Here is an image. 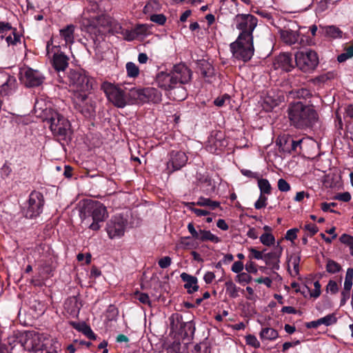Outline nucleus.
Here are the masks:
<instances>
[{
    "label": "nucleus",
    "instance_id": "59",
    "mask_svg": "<svg viewBox=\"0 0 353 353\" xmlns=\"http://www.w3.org/2000/svg\"><path fill=\"white\" fill-rule=\"evenodd\" d=\"M241 172L245 176H247V177H249V178H252V179H256V180H258L261 176L260 173H259V172H252V171H251L250 170L242 169L241 170Z\"/></svg>",
    "mask_w": 353,
    "mask_h": 353
},
{
    "label": "nucleus",
    "instance_id": "54",
    "mask_svg": "<svg viewBox=\"0 0 353 353\" xmlns=\"http://www.w3.org/2000/svg\"><path fill=\"white\" fill-rule=\"evenodd\" d=\"M230 99L228 94H224L221 97H218L214 100V104L218 107H222L227 103H230Z\"/></svg>",
    "mask_w": 353,
    "mask_h": 353
},
{
    "label": "nucleus",
    "instance_id": "8",
    "mask_svg": "<svg viewBox=\"0 0 353 353\" xmlns=\"http://www.w3.org/2000/svg\"><path fill=\"white\" fill-rule=\"evenodd\" d=\"M297 67L307 72L313 70L319 63L317 54L313 50L299 51L295 54Z\"/></svg>",
    "mask_w": 353,
    "mask_h": 353
},
{
    "label": "nucleus",
    "instance_id": "16",
    "mask_svg": "<svg viewBox=\"0 0 353 353\" xmlns=\"http://www.w3.org/2000/svg\"><path fill=\"white\" fill-rule=\"evenodd\" d=\"M157 85L165 90H170L175 88L176 84V77L173 74L172 72H161L156 77Z\"/></svg>",
    "mask_w": 353,
    "mask_h": 353
},
{
    "label": "nucleus",
    "instance_id": "13",
    "mask_svg": "<svg viewBox=\"0 0 353 353\" xmlns=\"http://www.w3.org/2000/svg\"><path fill=\"white\" fill-rule=\"evenodd\" d=\"M20 79L27 87H34L43 83V77L38 70L25 68L20 70Z\"/></svg>",
    "mask_w": 353,
    "mask_h": 353
},
{
    "label": "nucleus",
    "instance_id": "14",
    "mask_svg": "<svg viewBox=\"0 0 353 353\" xmlns=\"http://www.w3.org/2000/svg\"><path fill=\"white\" fill-rule=\"evenodd\" d=\"M188 161L185 153L181 151H172L170 154V160L167 163L168 172L180 170Z\"/></svg>",
    "mask_w": 353,
    "mask_h": 353
},
{
    "label": "nucleus",
    "instance_id": "20",
    "mask_svg": "<svg viewBox=\"0 0 353 353\" xmlns=\"http://www.w3.org/2000/svg\"><path fill=\"white\" fill-rule=\"evenodd\" d=\"M274 67L275 69L290 71L294 67L291 54L286 52L280 54L274 61Z\"/></svg>",
    "mask_w": 353,
    "mask_h": 353
},
{
    "label": "nucleus",
    "instance_id": "61",
    "mask_svg": "<svg viewBox=\"0 0 353 353\" xmlns=\"http://www.w3.org/2000/svg\"><path fill=\"white\" fill-rule=\"evenodd\" d=\"M298 231L299 230L296 228H293L288 230L285 234V239L290 241H293L297 237Z\"/></svg>",
    "mask_w": 353,
    "mask_h": 353
},
{
    "label": "nucleus",
    "instance_id": "10",
    "mask_svg": "<svg viewBox=\"0 0 353 353\" xmlns=\"http://www.w3.org/2000/svg\"><path fill=\"white\" fill-rule=\"evenodd\" d=\"M44 199L43 194L37 191H33L29 196L28 207L25 210V216L32 219L39 216L43 211Z\"/></svg>",
    "mask_w": 353,
    "mask_h": 353
},
{
    "label": "nucleus",
    "instance_id": "51",
    "mask_svg": "<svg viewBox=\"0 0 353 353\" xmlns=\"http://www.w3.org/2000/svg\"><path fill=\"white\" fill-rule=\"evenodd\" d=\"M339 285L334 280H330L326 286V292L332 294H335L339 292Z\"/></svg>",
    "mask_w": 353,
    "mask_h": 353
},
{
    "label": "nucleus",
    "instance_id": "2",
    "mask_svg": "<svg viewBox=\"0 0 353 353\" xmlns=\"http://www.w3.org/2000/svg\"><path fill=\"white\" fill-rule=\"evenodd\" d=\"M288 112L290 121L297 128L309 127L317 119L313 107L301 102L290 103Z\"/></svg>",
    "mask_w": 353,
    "mask_h": 353
},
{
    "label": "nucleus",
    "instance_id": "39",
    "mask_svg": "<svg viewBox=\"0 0 353 353\" xmlns=\"http://www.w3.org/2000/svg\"><path fill=\"white\" fill-rule=\"evenodd\" d=\"M303 290H306L309 292L311 298L317 299L321 294V285L319 281H316L314 283L313 290H310L306 285L303 286Z\"/></svg>",
    "mask_w": 353,
    "mask_h": 353
},
{
    "label": "nucleus",
    "instance_id": "23",
    "mask_svg": "<svg viewBox=\"0 0 353 353\" xmlns=\"http://www.w3.org/2000/svg\"><path fill=\"white\" fill-rule=\"evenodd\" d=\"M181 278L185 282L184 288L187 290L189 294L194 293L199 290L197 284V279L195 276L190 275L185 272L181 274Z\"/></svg>",
    "mask_w": 353,
    "mask_h": 353
},
{
    "label": "nucleus",
    "instance_id": "58",
    "mask_svg": "<svg viewBox=\"0 0 353 353\" xmlns=\"http://www.w3.org/2000/svg\"><path fill=\"white\" fill-rule=\"evenodd\" d=\"M278 188L281 192H288L290 190V185L283 179L278 181Z\"/></svg>",
    "mask_w": 353,
    "mask_h": 353
},
{
    "label": "nucleus",
    "instance_id": "3",
    "mask_svg": "<svg viewBox=\"0 0 353 353\" xmlns=\"http://www.w3.org/2000/svg\"><path fill=\"white\" fill-rule=\"evenodd\" d=\"M52 134L62 139H66L72 134L71 125L68 119L53 110H48L46 118Z\"/></svg>",
    "mask_w": 353,
    "mask_h": 353
},
{
    "label": "nucleus",
    "instance_id": "52",
    "mask_svg": "<svg viewBox=\"0 0 353 353\" xmlns=\"http://www.w3.org/2000/svg\"><path fill=\"white\" fill-rule=\"evenodd\" d=\"M245 341L247 345H250L254 348H259L260 347V343L254 335L249 334L245 336Z\"/></svg>",
    "mask_w": 353,
    "mask_h": 353
},
{
    "label": "nucleus",
    "instance_id": "63",
    "mask_svg": "<svg viewBox=\"0 0 353 353\" xmlns=\"http://www.w3.org/2000/svg\"><path fill=\"white\" fill-rule=\"evenodd\" d=\"M232 271L235 273H241L243 270V264L241 261H235L231 268Z\"/></svg>",
    "mask_w": 353,
    "mask_h": 353
},
{
    "label": "nucleus",
    "instance_id": "12",
    "mask_svg": "<svg viewBox=\"0 0 353 353\" xmlns=\"http://www.w3.org/2000/svg\"><path fill=\"white\" fill-rule=\"evenodd\" d=\"M74 26L68 25L59 30V35L54 36L48 42L51 46H70L74 41Z\"/></svg>",
    "mask_w": 353,
    "mask_h": 353
},
{
    "label": "nucleus",
    "instance_id": "41",
    "mask_svg": "<svg viewBox=\"0 0 353 353\" xmlns=\"http://www.w3.org/2000/svg\"><path fill=\"white\" fill-rule=\"evenodd\" d=\"M353 57V45H350L344 49V52L337 57L339 62L342 63Z\"/></svg>",
    "mask_w": 353,
    "mask_h": 353
},
{
    "label": "nucleus",
    "instance_id": "36",
    "mask_svg": "<svg viewBox=\"0 0 353 353\" xmlns=\"http://www.w3.org/2000/svg\"><path fill=\"white\" fill-rule=\"evenodd\" d=\"M225 285L226 288V293L230 298L235 299L239 296V292L241 289L240 288L237 287L232 281H227Z\"/></svg>",
    "mask_w": 353,
    "mask_h": 353
},
{
    "label": "nucleus",
    "instance_id": "17",
    "mask_svg": "<svg viewBox=\"0 0 353 353\" xmlns=\"http://www.w3.org/2000/svg\"><path fill=\"white\" fill-rule=\"evenodd\" d=\"M49 336L46 334L36 333L32 335V337L28 340L31 344V350L32 351L41 350L49 345L50 343Z\"/></svg>",
    "mask_w": 353,
    "mask_h": 353
},
{
    "label": "nucleus",
    "instance_id": "35",
    "mask_svg": "<svg viewBox=\"0 0 353 353\" xmlns=\"http://www.w3.org/2000/svg\"><path fill=\"white\" fill-rule=\"evenodd\" d=\"M148 102L154 103H159L161 101L162 94L154 88H147Z\"/></svg>",
    "mask_w": 353,
    "mask_h": 353
},
{
    "label": "nucleus",
    "instance_id": "22",
    "mask_svg": "<svg viewBox=\"0 0 353 353\" xmlns=\"http://www.w3.org/2000/svg\"><path fill=\"white\" fill-rule=\"evenodd\" d=\"M147 88L143 89H132L129 92L130 104L144 103L148 102Z\"/></svg>",
    "mask_w": 353,
    "mask_h": 353
},
{
    "label": "nucleus",
    "instance_id": "21",
    "mask_svg": "<svg viewBox=\"0 0 353 353\" xmlns=\"http://www.w3.org/2000/svg\"><path fill=\"white\" fill-rule=\"evenodd\" d=\"M337 322V317L335 314H329L322 318H320L316 321L308 322L305 324V327L308 329L317 328L321 325L325 326H330L334 325Z\"/></svg>",
    "mask_w": 353,
    "mask_h": 353
},
{
    "label": "nucleus",
    "instance_id": "15",
    "mask_svg": "<svg viewBox=\"0 0 353 353\" xmlns=\"http://www.w3.org/2000/svg\"><path fill=\"white\" fill-rule=\"evenodd\" d=\"M102 12L95 1H90L85 7L81 16V23L84 27L90 26V23L98 17Z\"/></svg>",
    "mask_w": 353,
    "mask_h": 353
},
{
    "label": "nucleus",
    "instance_id": "38",
    "mask_svg": "<svg viewBox=\"0 0 353 353\" xmlns=\"http://www.w3.org/2000/svg\"><path fill=\"white\" fill-rule=\"evenodd\" d=\"M257 181L261 194L263 195L270 194L272 192V187L268 180L265 179H261V176Z\"/></svg>",
    "mask_w": 353,
    "mask_h": 353
},
{
    "label": "nucleus",
    "instance_id": "27",
    "mask_svg": "<svg viewBox=\"0 0 353 353\" xmlns=\"http://www.w3.org/2000/svg\"><path fill=\"white\" fill-rule=\"evenodd\" d=\"M281 253L282 248L278 244L273 251L265 254V261L267 264L278 263Z\"/></svg>",
    "mask_w": 353,
    "mask_h": 353
},
{
    "label": "nucleus",
    "instance_id": "60",
    "mask_svg": "<svg viewBox=\"0 0 353 353\" xmlns=\"http://www.w3.org/2000/svg\"><path fill=\"white\" fill-rule=\"evenodd\" d=\"M172 263V259L170 256H164L159 259L158 264L160 268L165 269L168 268Z\"/></svg>",
    "mask_w": 353,
    "mask_h": 353
},
{
    "label": "nucleus",
    "instance_id": "9",
    "mask_svg": "<svg viewBox=\"0 0 353 353\" xmlns=\"http://www.w3.org/2000/svg\"><path fill=\"white\" fill-rule=\"evenodd\" d=\"M47 53L51 58V62L57 71H64L68 66V57L61 51L60 46L50 44L47 43Z\"/></svg>",
    "mask_w": 353,
    "mask_h": 353
},
{
    "label": "nucleus",
    "instance_id": "30",
    "mask_svg": "<svg viewBox=\"0 0 353 353\" xmlns=\"http://www.w3.org/2000/svg\"><path fill=\"white\" fill-rule=\"evenodd\" d=\"M353 285V268H349L347 270L345 277V281H344V285H343V290L341 292V295L343 296H345L346 294H347V292H350V290L352 289Z\"/></svg>",
    "mask_w": 353,
    "mask_h": 353
},
{
    "label": "nucleus",
    "instance_id": "56",
    "mask_svg": "<svg viewBox=\"0 0 353 353\" xmlns=\"http://www.w3.org/2000/svg\"><path fill=\"white\" fill-rule=\"evenodd\" d=\"M150 20L159 25H163L166 21V17L163 14H152L150 16Z\"/></svg>",
    "mask_w": 353,
    "mask_h": 353
},
{
    "label": "nucleus",
    "instance_id": "6",
    "mask_svg": "<svg viewBox=\"0 0 353 353\" xmlns=\"http://www.w3.org/2000/svg\"><path fill=\"white\" fill-rule=\"evenodd\" d=\"M230 50L234 58L243 61H249L254 54L253 39L238 38L230 44Z\"/></svg>",
    "mask_w": 353,
    "mask_h": 353
},
{
    "label": "nucleus",
    "instance_id": "11",
    "mask_svg": "<svg viewBox=\"0 0 353 353\" xmlns=\"http://www.w3.org/2000/svg\"><path fill=\"white\" fill-rule=\"evenodd\" d=\"M127 220L120 215L113 216L106 225V232L110 239L120 238L124 235Z\"/></svg>",
    "mask_w": 353,
    "mask_h": 353
},
{
    "label": "nucleus",
    "instance_id": "47",
    "mask_svg": "<svg viewBox=\"0 0 353 353\" xmlns=\"http://www.w3.org/2000/svg\"><path fill=\"white\" fill-rule=\"evenodd\" d=\"M252 277L248 273L241 272L235 276V281L240 284H247L251 281Z\"/></svg>",
    "mask_w": 353,
    "mask_h": 353
},
{
    "label": "nucleus",
    "instance_id": "37",
    "mask_svg": "<svg viewBox=\"0 0 353 353\" xmlns=\"http://www.w3.org/2000/svg\"><path fill=\"white\" fill-rule=\"evenodd\" d=\"M325 270L330 274H336L342 270L341 265L332 259H327L325 264Z\"/></svg>",
    "mask_w": 353,
    "mask_h": 353
},
{
    "label": "nucleus",
    "instance_id": "4",
    "mask_svg": "<svg viewBox=\"0 0 353 353\" xmlns=\"http://www.w3.org/2000/svg\"><path fill=\"white\" fill-rule=\"evenodd\" d=\"M101 90L105 92L108 101L117 108H123L130 104L129 92L128 94L118 85L109 82H104L101 85Z\"/></svg>",
    "mask_w": 353,
    "mask_h": 353
},
{
    "label": "nucleus",
    "instance_id": "34",
    "mask_svg": "<svg viewBox=\"0 0 353 353\" xmlns=\"http://www.w3.org/2000/svg\"><path fill=\"white\" fill-rule=\"evenodd\" d=\"M8 46H14L21 43V37L18 34L16 28H14V31L10 32L4 38Z\"/></svg>",
    "mask_w": 353,
    "mask_h": 353
},
{
    "label": "nucleus",
    "instance_id": "44",
    "mask_svg": "<svg viewBox=\"0 0 353 353\" xmlns=\"http://www.w3.org/2000/svg\"><path fill=\"white\" fill-rule=\"evenodd\" d=\"M12 31H14V28L9 23L0 21V38L1 39H4L8 34Z\"/></svg>",
    "mask_w": 353,
    "mask_h": 353
},
{
    "label": "nucleus",
    "instance_id": "28",
    "mask_svg": "<svg viewBox=\"0 0 353 353\" xmlns=\"http://www.w3.org/2000/svg\"><path fill=\"white\" fill-rule=\"evenodd\" d=\"M290 141H292V138L289 135L283 134L278 137L276 143L280 150L290 153Z\"/></svg>",
    "mask_w": 353,
    "mask_h": 353
},
{
    "label": "nucleus",
    "instance_id": "55",
    "mask_svg": "<svg viewBox=\"0 0 353 353\" xmlns=\"http://www.w3.org/2000/svg\"><path fill=\"white\" fill-rule=\"evenodd\" d=\"M267 201L268 198L265 195L260 194L258 200L254 203V208L257 210L265 208L267 205Z\"/></svg>",
    "mask_w": 353,
    "mask_h": 353
},
{
    "label": "nucleus",
    "instance_id": "53",
    "mask_svg": "<svg viewBox=\"0 0 353 353\" xmlns=\"http://www.w3.org/2000/svg\"><path fill=\"white\" fill-rule=\"evenodd\" d=\"M121 35L123 37L125 40L128 41H132L137 38L134 28L131 30L124 29Z\"/></svg>",
    "mask_w": 353,
    "mask_h": 353
},
{
    "label": "nucleus",
    "instance_id": "25",
    "mask_svg": "<svg viewBox=\"0 0 353 353\" xmlns=\"http://www.w3.org/2000/svg\"><path fill=\"white\" fill-rule=\"evenodd\" d=\"M112 19L103 12L90 23V26L86 27L88 30L97 28L99 27L109 28Z\"/></svg>",
    "mask_w": 353,
    "mask_h": 353
},
{
    "label": "nucleus",
    "instance_id": "42",
    "mask_svg": "<svg viewBox=\"0 0 353 353\" xmlns=\"http://www.w3.org/2000/svg\"><path fill=\"white\" fill-rule=\"evenodd\" d=\"M290 94L293 98L306 99L311 95V93L310 90L306 88H300L292 90L290 92Z\"/></svg>",
    "mask_w": 353,
    "mask_h": 353
},
{
    "label": "nucleus",
    "instance_id": "43",
    "mask_svg": "<svg viewBox=\"0 0 353 353\" xmlns=\"http://www.w3.org/2000/svg\"><path fill=\"white\" fill-rule=\"evenodd\" d=\"M260 241L265 246H271L274 244L275 238L270 232H265L260 236Z\"/></svg>",
    "mask_w": 353,
    "mask_h": 353
},
{
    "label": "nucleus",
    "instance_id": "40",
    "mask_svg": "<svg viewBox=\"0 0 353 353\" xmlns=\"http://www.w3.org/2000/svg\"><path fill=\"white\" fill-rule=\"evenodd\" d=\"M127 74L129 77L136 78L139 75V68L133 62H128L125 65Z\"/></svg>",
    "mask_w": 353,
    "mask_h": 353
},
{
    "label": "nucleus",
    "instance_id": "45",
    "mask_svg": "<svg viewBox=\"0 0 353 353\" xmlns=\"http://www.w3.org/2000/svg\"><path fill=\"white\" fill-rule=\"evenodd\" d=\"M248 251L250 252L248 255L250 260L254 259L265 261V254H263V251H259L254 248H250Z\"/></svg>",
    "mask_w": 353,
    "mask_h": 353
},
{
    "label": "nucleus",
    "instance_id": "57",
    "mask_svg": "<svg viewBox=\"0 0 353 353\" xmlns=\"http://www.w3.org/2000/svg\"><path fill=\"white\" fill-rule=\"evenodd\" d=\"M135 298L138 299L141 303L145 305H150V299L149 296L145 293L137 292Z\"/></svg>",
    "mask_w": 353,
    "mask_h": 353
},
{
    "label": "nucleus",
    "instance_id": "26",
    "mask_svg": "<svg viewBox=\"0 0 353 353\" xmlns=\"http://www.w3.org/2000/svg\"><path fill=\"white\" fill-rule=\"evenodd\" d=\"M322 33L332 39H339L343 37V32L335 26H320Z\"/></svg>",
    "mask_w": 353,
    "mask_h": 353
},
{
    "label": "nucleus",
    "instance_id": "31",
    "mask_svg": "<svg viewBox=\"0 0 353 353\" xmlns=\"http://www.w3.org/2000/svg\"><path fill=\"white\" fill-rule=\"evenodd\" d=\"M72 325L74 328H75L77 330L82 332L85 336H86L88 339L94 340L96 339V335L92 330L90 326H88L87 324L82 323H73Z\"/></svg>",
    "mask_w": 353,
    "mask_h": 353
},
{
    "label": "nucleus",
    "instance_id": "24",
    "mask_svg": "<svg viewBox=\"0 0 353 353\" xmlns=\"http://www.w3.org/2000/svg\"><path fill=\"white\" fill-rule=\"evenodd\" d=\"M281 39L288 45L295 43L299 39V34L296 31L290 29H283L279 31Z\"/></svg>",
    "mask_w": 353,
    "mask_h": 353
},
{
    "label": "nucleus",
    "instance_id": "1",
    "mask_svg": "<svg viewBox=\"0 0 353 353\" xmlns=\"http://www.w3.org/2000/svg\"><path fill=\"white\" fill-rule=\"evenodd\" d=\"M95 81L85 73L74 72L70 76V90L73 93L74 108L85 117H91L95 112V106L89 97Z\"/></svg>",
    "mask_w": 353,
    "mask_h": 353
},
{
    "label": "nucleus",
    "instance_id": "29",
    "mask_svg": "<svg viewBox=\"0 0 353 353\" xmlns=\"http://www.w3.org/2000/svg\"><path fill=\"white\" fill-rule=\"evenodd\" d=\"M260 339L263 341H274L279 337L277 330L272 327H264L259 334Z\"/></svg>",
    "mask_w": 353,
    "mask_h": 353
},
{
    "label": "nucleus",
    "instance_id": "46",
    "mask_svg": "<svg viewBox=\"0 0 353 353\" xmlns=\"http://www.w3.org/2000/svg\"><path fill=\"white\" fill-rule=\"evenodd\" d=\"M49 345L50 347L48 345L42 349L41 353H59L58 349L59 348V345L57 341L54 339L50 340Z\"/></svg>",
    "mask_w": 353,
    "mask_h": 353
},
{
    "label": "nucleus",
    "instance_id": "5",
    "mask_svg": "<svg viewBox=\"0 0 353 353\" xmlns=\"http://www.w3.org/2000/svg\"><path fill=\"white\" fill-rule=\"evenodd\" d=\"M257 19L250 14H239L234 19L236 28L240 31L238 38L251 41L253 31L257 26Z\"/></svg>",
    "mask_w": 353,
    "mask_h": 353
},
{
    "label": "nucleus",
    "instance_id": "18",
    "mask_svg": "<svg viewBox=\"0 0 353 353\" xmlns=\"http://www.w3.org/2000/svg\"><path fill=\"white\" fill-rule=\"evenodd\" d=\"M225 145L226 141L224 139L223 134L221 132H216L208 139V147L211 152L216 153L219 151H222Z\"/></svg>",
    "mask_w": 353,
    "mask_h": 353
},
{
    "label": "nucleus",
    "instance_id": "48",
    "mask_svg": "<svg viewBox=\"0 0 353 353\" xmlns=\"http://www.w3.org/2000/svg\"><path fill=\"white\" fill-rule=\"evenodd\" d=\"M340 241L350 247V254L353 256V236L344 234L340 237Z\"/></svg>",
    "mask_w": 353,
    "mask_h": 353
},
{
    "label": "nucleus",
    "instance_id": "49",
    "mask_svg": "<svg viewBox=\"0 0 353 353\" xmlns=\"http://www.w3.org/2000/svg\"><path fill=\"white\" fill-rule=\"evenodd\" d=\"M149 26L146 24H140L134 28L135 34L137 35V37L139 36H145L148 34L149 31Z\"/></svg>",
    "mask_w": 353,
    "mask_h": 353
},
{
    "label": "nucleus",
    "instance_id": "7",
    "mask_svg": "<svg viewBox=\"0 0 353 353\" xmlns=\"http://www.w3.org/2000/svg\"><path fill=\"white\" fill-rule=\"evenodd\" d=\"M87 212L92 217V222L89 224V228L94 231L100 229V223L103 222L108 217V212L105 206L98 202L92 201L86 207Z\"/></svg>",
    "mask_w": 353,
    "mask_h": 353
},
{
    "label": "nucleus",
    "instance_id": "32",
    "mask_svg": "<svg viewBox=\"0 0 353 353\" xmlns=\"http://www.w3.org/2000/svg\"><path fill=\"white\" fill-rule=\"evenodd\" d=\"M196 205L208 207L210 210H215L220 206V203L218 201H212L208 198L201 196L196 202Z\"/></svg>",
    "mask_w": 353,
    "mask_h": 353
},
{
    "label": "nucleus",
    "instance_id": "50",
    "mask_svg": "<svg viewBox=\"0 0 353 353\" xmlns=\"http://www.w3.org/2000/svg\"><path fill=\"white\" fill-rule=\"evenodd\" d=\"M109 30L114 33L121 34L124 29L119 23L112 19Z\"/></svg>",
    "mask_w": 353,
    "mask_h": 353
},
{
    "label": "nucleus",
    "instance_id": "33",
    "mask_svg": "<svg viewBox=\"0 0 353 353\" xmlns=\"http://www.w3.org/2000/svg\"><path fill=\"white\" fill-rule=\"evenodd\" d=\"M198 240L201 241H210L214 243H219L220 241V239L212 234L210 231L203 230H200V234Z\"/></svg>",
    "mask_w": 353,
    "mask_h": 353
},
{
    "label": "nucleus",
    "instance_id": "19",
    "mask_svg": "<svg viewBox=\"0 0 353 353\" xmlns=\"http://www.w3.org/2000/svg\"><path fill=\"white\" fill-rule=\"evenodd\" d=\"M172 72L176 77L177 83H186L191 79V71L185 64L180 63L175 65Z\"/></svg>",
    "mask_w": 353,
    "mask_h": 353
},
{
    "label": "nucleus",
    "instance_id": "64",
    "mask_svg": "<svg viewBox=\"0 0 353 353\" xmlns=\"http://www.w3.org/2000/svg\"><path fill=\"white\" fill-rule=\"evenodd\" d=\"M258 283H263L268 288H270L272 283V280L269 277H260L255 280Z\"/></svg>",
    "mask_w": 353,
    "mask_h": 353
},
{
    "label": "nucleus",
    "instance_id": "62",
    "mask_svg": "<svg viewBox=\"0 0 353 353\" xmlns=\"http://www.w3.org/2000/svg\"><path fill=\"white\" fill-rule=\"evenodd\" d=\"M245 270L249 273L256 274L257 272L256 263L252 260H250V261L245 264Z\"/></svg>",
    "mask_w": 353,
    "mask_h": 353
}]
</instances>
